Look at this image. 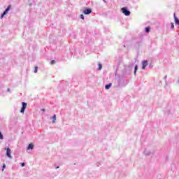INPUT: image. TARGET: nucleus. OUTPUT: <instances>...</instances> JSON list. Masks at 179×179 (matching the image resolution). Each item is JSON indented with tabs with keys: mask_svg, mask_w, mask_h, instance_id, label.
Masks as SVG:
<instances>
[{
	"mask_svg": "<svg viewBox=\"0 0 179 179\" xmlns=\"http://www.w3.org/2000/svg\"><path fill=\"white\" fill-rule=\"evenodd\" d=\"M121 10H122V13H124V15H125V16H129V15H131V11L129 10L128 8H127V7L122 8Z\"/></svg>",
	"mask_w": 179,
	"mask_h": 179,
	"instance_id": "1",
	"label": "nucleus"
},
{
	"mask_svg": "<svg viewBox=\"0 0 179 179\" xmlns=\"http://www.w3.org/2000/svg\"><path fill=\"white\" fill-rule=\"evenodd\" d=\"M10 8H12V6L11 5H8V6L5 10V11L1 14V15L0 17L1 19H3V16H5V15H8V12H9L10 10Z\"/></svg>",
	"mask_w": 179,
	"mask_h": 179,
	"instance_id": "2",
	"label": "nucleus"
},
{
	"mask_svg": "<svg viewBox=\"0 0 179 179\" xmlns=\"http://www.w3.org/2000/svg\"><path fill=\"white\" fill-rule=\"evenodd\" d=\"M83 13H84V15H90V13H92V9L85 7L83 10Z\"/></svg>",
	"mask_w": 179,
	"mask_h": 179,
	"instance_id": "3",
	"label": "nucleus"
},
{
	"mask_svg": "<svg viewBox=\"0 0 179 179\" xmlns=\"http://www.w3.org/2000/svg\"><path fill=\"white\" fill-rule=\"evenodd\" d=\"M22 107L21 108L20 113H22V114H24V110H26V108L27 107V103L26 102H22Z\"/></svg>",
	"mask_w": 179,
	"mask_h": 179,
	"instance_id": "4",
	"label": "nucleus"
},
{
	"mask_svg": "<svg viewBox=\"0 0 179 179\" xmlns=\"http://www.w3.org/2000/svg\"><path fill=\"white\" fill-rule=\"evenodd\" d=\"M4 149L5 150H6V156H8L9 159H12V155H10L11 154L10 148H5Z\"/></svg>",
	"mask_w": 179,
	"mask_h": 179,
	"instance_id": "5",
	"label": "nucleus"
},
{
	"mask_svg": "<svg viewBox=\"0 0 179 179\" xmlns=\"http://www.w3.org/2000/svg\"><path fill=\"white\" fill-rule=\"evenodd\" d=\"M142 69H146V66H148V60H145L142 62Z\"/></svg>",
	"mask_w": 179,
	"mask_h": 179,
	"instance_id": "6",
	"label": "nucleus"
},
{
	"mask_svg": "<svg viewBox=\"0 0 179 179\" xmlns=\"http://www.w3.org/2000/svg\"><path fill=\"white\" fill-rule=\"evenodd\" d=\"M52 119V124H55V122H57V115H54Z\"/></svg>",
	"mask_w": 179,
	"mask_h": 179,
	"instance_id": "7",
	"label": "nucleus"
},
{
	"mask_svg": "<svg viewBox=\"0 0 179 179\" xmlns=\"http://www.w3.org/2000/svg\"><path fill=\"white\" fill-rule=\"evenodd\" d=\"M30 149H31V150H33V149H34V145H33V144H29V145H28L27 150H30Z\"/></svg>",
	"mask_w": 179,
	"mask_h": 179,
	"instance_id": "8",
	"label": "nucleus"
},
{
	"mask_svg": "<svg viewBox=\"0 0 179 179\" xmlns=\"http://www.w3.org/2000/svg\"><path fill=\"white\" fill-rule=\"evenodd\" d=\"M112 85H113V84H111V83H110V84H108V85H106L105 86V89H106V90H108V89H110V87H111Z\"/></svg>",
	"mask_w": 179,
	"mask_h": 179,
	"instance_id": "9",
	"label": "nucleus"
},
{
	"mask_svg": "<svg viewBox=\"0 0 179 179\" xmlns=\"http://www.w3.org/2000/svg\"><path fill=\"white\" fill-rule=\"evenodd\" d=\"M138 71V65H136L134 67V75H136V71Z\"/></svg>",
	"mask_w": 179,
	"mask_h": 179,
	"instance_id": "10",
	"label": "nucleus"
},
{
	"mask_svg": "<svg viewBox=\"0 0 179 179\" xmlns=\"http://www.w3.org/2000/svg\"><path fill=\"white\" fill-rule=\"evenodd\" d=\"M149 31H150V27H145V32L149 33Z\"/></svg>",
	"mask_w": 179,
	"mask_h": 179,
	"instance_id": "11",
	"label": "nucleus"
},
{
	"mask_svg": "<svg viewBox=\"0 0 179 179\" xmlns=\"http://www.w3.org/2000/svg\"><path fill=\"white\" fill-rule=\"evenodd\" d=\"M101 68H103V66H101V64H99L98 68L99 71H101Z\"/></svg>",
	"mask_w": 179,
	"mask_h": 179,
	"instance_id": "12",
	"label": "nucleus"
},
{
	"mask_svg": "<svg viewBox=\"0 0 179 179\" xmlns=\"http://www.w3.org/2000/svg\"><path fill=\"white\" fill-rule=\"evenodd\" d=\"M37 69H38V66H35L34 73H37Z\"/></svg>",
	"mask_w": 179,
	"mask_h": 179,
	"instance_id": "13",
	"label": "nucleus"
},
{
	"mask_svg": "<svg viewBox=\"0 0 179 179\" xmlns=\"http://www.w3.org/2000/svg\"><path fill=\"white\" fill-rule=\"evenodd\" d=\"M0 139H3V135L0 131Z\"/></svg>",
	"mask_w": 179,
	"mask_h": 179,
	"instance_id": "14",
	"label": "nucleus"
},
{
	"mask_svg": "<svg viewBox=\"0 0 179 179\" xmlns=\"http://www.w3.org/2000/svg\"><path fill=\"white\" fill-rule=\"evenodd\" d=\"M50 64H51V65H54V64H55V60H52L50 62Z\"/></svg>",
	"mask_w": 179,
	"mask_h": 179,
	"instance_id": "15",
	"label": "nucleus"
},
{
	"mask_svg": "<svg viewBox=\"0 0 179 179\" xmlns=\"http://www.w3.org/2000/svg\"><path fill=\"white\" fill-rule=\"evenodd\" d=\"M80 19H83V20L85 19V15H83V14L80 15Z\"/></svg>",
	"mask_w": 179,
	"mask_h": 179,
	"instance_id": "16",
	"label": "nucleus"
},
{
	"mask_svg": "<svg viewBox=\"0 0 179 179\" xmlns=\"http://www.w3.org/2000/svg\"><path fill=\"white\" fill-rule=\"evenodd\" d=\"M6 169V165H5V164H3V169H2V171H3V169Z\"/></svg>",
	"mask_w": 179,
	"mask_h": 179,
	"instance_id": "17",
	"label": "nucleus"
},
{
	"mask_svg": "<svg viewBox=\"0 0 179 179\" xmlns=\"http://www.w3.org/2000/svg\"><path fill=\"white\" fill-rule=\"evenodd\" d=\"M171 29H173V28H174V23L172 22V23L171 24Z\"/></svg>",
	"mask_w": 179,
	"mask_h": 179,
	"instance_id": "18",
	"label": "nucleus"
},
{
	"mask_svg": "<svg viewBox=\"0 0 179 179\" xmlns=\"http://www.w3.org/2000/svg\"><path fill=\"white\" fill-rule=\"evenodd\" d=\"M21 166H22V167H24V166H26V164H24V162H23L21 164Z\"/></svg>",
	"mask_w": 179,
	"mask_h": 179,
	"instance_id": "19",
	"label": "nucleus"
},
{
	"mask_svg": "<svg viewBox=\"0 0 179 179\" xmlns=\"http://www.w3.org/2000/svg\"><path fill=\"white\" fill-rule=\"evenodd\" d=\"M42 111L44 113V111H45V108H43V109H42Z\"/></svg>",
	"mask_w": 179,
	"mask_h": 179,
	"instance_id": "20",
	"label": "nucleus"
},
{
	"mask_svg": "<svg viewBox=\"0 0 179 179\" xmlns=\"http://www.w3.org/2000/svg\"><path fill=\"white\" fill-rule=\"evenodd\" d=\"M164 79H167V76H165Z\"/></svg>",
	"mask_w": 179,
	"mask_h": 179,
	"instance_id": "21",
	"label": "nucleus"
},
{
	"mask_svg": "<svg viewBox=\"0 0 179 179\" xmlns=\"http://www.w3.org/2000/svg\"><path fill=\"white\" fill-rule=\"evenodd\" d=\"M59 166H57V167H56V169H59Z\"/></svg>",
	"mask_w": 179,
	"mask_h": 179,
	"instance_id": "22",
	"label": "nucleus"
},
{
	"mask_svg": "<svg viewBox=\"0 0 179 179\" xmlns=\"http://www.w3.org/2000/svg\"><path fill=\"white\" fill-rule=\"evenodd\" d=\"M103 2H106V0H103Z\"/></svg>",
	"mask_w": 179,
	"mask_h": 179,
	"instance_id": "23",
	"label": "nucleus"
},
{
	"mask_svg": "<svg viewBox=\"0 0 179 179\" xmlns=\"http://www.w3.org/2000/svg\"><path fill=\"white\" fill-rule=\"evenodd\" d=\"M9 90H9V89H8V92H9Z\"/></svg>",
	"mask_w": 179,
	"mask_h": 179,
	"instance_id": "24",
	"label": "nucleus"
},
{
	"mask_svg": "<svg viewBox=\"0 0 179 179\" xmlns=\"http://www.w3.org/2000/svg\"><path fill=\"white\" fill-rule=\"evenodd\" d=\"M178 83H179V79H178Z\"/></svg>",
	"mask_w": 179,
	"mask_h": 179,
	"instance_id": "25",
	"label": "nucleus"
}]
</instances>
